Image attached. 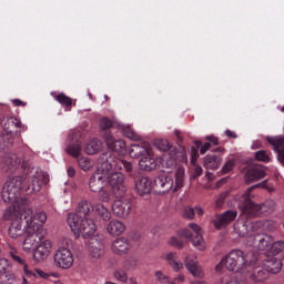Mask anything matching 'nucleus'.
<instances>
[{
	"label": "nucleus",
	"instance_id": "774afa93",
	"mask_svg": "<svg viewBox=\"0 0 284 284\" xmlns=\"http://www.w3.org/2000/svg\"><path fill=\"white\" fill-rule=\"evenodd\" d=\"M36 272L40 276V278H45V280L50 278V274H48L39 268H36Z\"/></svg>",
	"mask_w": 284,
	"mask_h": 284
},
{
	"label": "nucleus",
	"instance_id": "338daca9",
	"mask_svg": "<svg viewBox=\"0 0 284 284\" xmlns=\"http://www.w3.org/2000/svg\"><path fill=\"white\" fill-rule=\"evenodd\" d=\"M210 148H212L211 143L210 142H205L201 149H200V153L201 154H205V152H207V150H210Z\"/></svg>",
	"mask_w": 284,
	"mask_h": 284
},
{
	"label": "nucleus",
	"instance_id": "9b49d317",
	"mask_svg": "<svg viewBox=\"0 0 284 284\" xmlns=\"http://www.w3.org/2000/svg\"><path fill=\"white\" fill-rule=\"evenodd\" d=\"M109 184L111 185L113 192L118 196H125L128 187L125 186V175L123 173L114 172L109 176Z\"/></svg>",
	"mask_w": 284,
	"mask_h": 284
},
{
	"label": "nucleus",
	"instance_id": "5701e85b",
	"mask_svg": "<svg viewBox=\"0 0 284 284\" xmlns=\"http://www.w3.org/2000/svg\"><path fill=\"white\" fill-rule=\"evenodd\" d=\"M267 143L273 146L274 152H277V161L284 156V136H267Z\"/></svg>",
	"mask_w": 284,
	"mask_h": 284
},
{
	"label": "nucleus",
	"instance_id": "5fc2aeb1",
	"mask_svg": "<svg viewBox=\"0 0 284 284\" xmlns=\"http://www.w3.org/2000/svg\"><path fill=\"white\" fill-rule=\"evenodd\" d=\"M230 192L225 191L223 193H221L220 195H217L216 201H215V205L216 207H223V203H225V200L227 199Z\"/></svg>",
	"mask_w": 284,
	"mask_h": 284
},
{
	"label": "nucleus",
	"instance_id": "6e6552de",
	"mask_svg": "<svg viewBox=\"0 0 284 284\" xmlns=\"http://www.w3.org/2000/svg\"><path fill=\"white\" fill-rule=\"evenodd\" d=\"M55 267L60 270H70L74 265V255L68 247H60L53 255Z\"/></svg>",
	"mask_w": 284,
	"mask_h": 284
},
{
	"label": "nucleus",
	"instance_id": "6e6d98bb",
	"mask_svg": "<svg viewBox=\"0 0 284 284\" xmlns=\"http://www.w3.org/2000/svg\"><path fill=\"white\" fill-rule=\"evenodd\" d=\"M169 245H172L173 247H176V250H183L184 244L179 239L173 236L169 240Z\"/></svg>",
	"mask_w": 284,
	"mask_h": 284
},
{
	"label": "nucleus",
	"instance_id": "e433bc0d",
	"mask_svg": "<svg viewBox=\"0 0 284 284\" xmlns=\"http://www.w3.org/2000/svg\"><path fill=\"white\" fill-rule=\"evenodd\" d=\"M92 207H94V205H92V203L90 201L82 200L78 204L77 212L80 215L82 214L83 216H88V214H90V212H92Z\"/></svg>",
	"mask_w": 284,
	"mask_h": 284
},
{
	"label": "nucleus",
	"instance_id": "37998d69",
	"mask_svg": "<svg viewBox=\"0 0 284 284\" xmlns=\"http://www.w3.org/2000/svg\"><path fill=\"white\" fill-rule=\"evenodd\" d=\"M11 258H13V261L19 263L20 265H23L24 274H27L28 276H34V273L28 270V264H26V260L21 258V256L19 255H14V253H11Z\"/></svg>",
	"mask_w": 284,
	"mask_h": 284
},
{
	"label": "nucleus",
	"instance_id": "58836bf2",
	"mask_svg": "<svg viewBox=\"0 0 284 284\" xmlns=\"http://www.w3.org/2000/svg\"><path fill=\"white\" fill-rule=\"evenodd\" d=\"M0 143H2L3 148H10L14 143L11 131H4L0 134Z\"/></svg>",
	"mask_w": 284,
	"mask_h": 284
},
{
	"label": "nucleus",
	"instance_id": "cd10ccee",
	"mask_svg": "<svg viewBox=\"0 0 284 284\" xmlns=\"http://www.w3.org/2000/svg\"><path fill=\"white\" fill-rule=\"evenodd\" d=\"M106 230L112 236H121L125 232V224L119 220H112L108 224Z\"/></svg>",
	"mask_w": 284,
	"mask_h": 284
},
{
	"label": "nucleus",
	"instance_id": "0eeeda50",
	"mask_svg": "<svg viewBox=\"0 0 284 284\" xmlns=\"http://www.w3.org/2000/svg\"><path fill=\"white\" fill-rule=\"evenodd\" d=\"M41 226L38 223H34L32 220H27V227L23 241V248L24 250H34L38 245L42 242L41 241Z\"/></svg>",
	"mask_w": 284,
	"mask_h": 284
},
{
	"label": "nucleus",
	"instance_id": "3c124183",
	"mask_svg": "<svg viewBox=\"0 0 284 284\" xmlns=\"http://www.w3.org/2000/svg\"><path fill=\"white\" fill-rule=\"evenodd\" d=\"M124 134L128 139H131V141H140L141 135L136 134V132L132 131L130 126H126L124 129Z\"/></svg>",
	"mask_w": 284,
	"mask_h": 284
},
{
	"label": "nucleus",
	"instance_id": "c756f323",
	"mask_svg": "<svg viewBox=\"0 0 284 284\" xmlns=\"http://www.w3.org/2000/svg\"><path fill=\"white\" fill-rule=\"evenodd\" d=\"M112 250L115 254H125L130 250V242L125 237L118 239L113 241Z\"/></svg>",
	"mask_w": 284,
	"mask_h": 284
},
{
	"label": "nucleus",
	"instance_id": "412c9836",
	"mask_svg": "<svg viewBox=\"0 0 284 284\" xmlns=\"http://www.w3.org/2000/svg\"><path fill=\"white\" fill-rule=\"evenodd\" d=\"M265 170L258 166H251L246 170L244 181L246 185L250 183H256V181H261V179H265Z\"/></svg>",
	"mask_w": 284,
	"mask_h": 284
},
{
	"label": "nucleus",
	"instance_id": "a18cd8bd",
	"mask_svg": "<svg viewBox=\"0 0 284 284\" xmlns=\"http://www.w3.org/2000/svg\"><path fill=\"white\" fill-rule=\"evenodd\" d=\"M55 100L64 105L65 108H72V98L65 95V93H59L55 97Z\"/></svg>",
	"mask_w": 284,
	"mask_h": 284
},
{
	"label": "nucleus",
	"instance_id": "49530a36",
	"mask_svg": "<svg viewBox=\"0 0 284 284\" xmlns=\"http://www.w3.org/2000/svg\"><path fill=\"white\" fill-rule=\"evenodd\" d=\"M154 146L160 150V152H168V150H171L172 145H170V142L168 140H156L154 142Z\"/></svg>",
	"mask_w": 284,
	"mask_h": 284
},
{
	"label": "nucleus",
	"instance_id": "bb28decb",
	"mask_svg": "<svg viewBox=\"0 0 284 284\" xmlns=\"http://www.w3.org/2000/svg\"><path fill=\"white\" fill-rule=\"evenodd\" d=\"M0 123L4 132L12 133V131L16 130V128H21V121L14 116H2L0 119Z\"/></svg>",
	"mask_w": 284,
	"mask_h": 284
},
{
	"label": "nucleus",
	"instance_id": "20e7f679",
	"mask_svg": "<svg viewBox=\"0 0 284 284\" xmlns=\"http://www.w3.org/2000/svg\"><path fill=\"white\" fill-rule=\"evenodd\" d=\"M247 265V260H245V253L241 250L231 251L227 256L221 260V262L215 266L216 272H221L222 267L225 266L229 272H241L243 267Z\"/></svg>",
	"mask_w": 284,
	"mask_h": 284
},
{
	"label": "nucleus",
	"instance_id": "864d4df0",
	"mask_svg": "<svg viewBox=\"0 0 284 284\" xmlns=\"http://www.w3.org/2000/svg\"><path fill=\"white\" fill-rule=\"evenodd\" d=\"M183 216H184V219H187L189 221H193L194 216H196V212H195L194 207L186 206L184 209Z\"/></svg>",
	"mask_w": 284,
	"mask_h": 284
},
{
	"label": "nucleus",
	"instance_id": "4d7b16f0",
	"mask_svg": "<svg viewBox=\"0 0 284 284\" xmlns=\"http://www.w3.org/2000/svg\"><path fill=\"white\" fill-rule=\"evenodd\" d=\"M234 170V161L229 160L222 168V174H227L229 172H232Z\"/></svg>",
	"mask_w": 284,
	"mask_h": 284
},
{
	"label": "nucleus",
	"instance_id": "f3484780",
	"mask_svg": "<svg viewBox=\"0 0 284 284\" xmlns=\"http://www.w3.org/2000/svg\"><path fill=\"white\" fill-rule=\"evenodd\" d=\"M94 232H97V224H94V220L82 219L75 234L83 236V239H88V236L94 235Z\"/></svg>",
	"mask_w": 284,
	"mask_h": 284
},
{
	"label": "nucleus",
	"instance_id": "423d86ee",
	"mask_svg": "<svg viewBox=\"0 0 284 284\" xmlns=\"http://www.w3.org/2000/svg\"><path fill=\"white\" fill-rule=\"evenodd\" d=\"M189 227L193 233L187 229H182L178 232L179 236H181V239H189L194 247L199 248L200 252H203L205 250V240L203 239L201 226L196 223H190Z\"/></svg>",
	"mask_w": 284,
	"mask_h": 284
},
{
	"label": "nucleus",
	"instance_id": "7c9ffc66",
	"mask_svg": "<svg viewBox=\"0 0 284 284\" xmlns=\"http://www.w3.org/2000/svg\"><path fill=\"white\" fill-rule=\"evenodd\" d=\"M81 221H83V219L81 217V215L79 213H69L68 214L67 223H68L69 227L71 229V231L74 232V234H77V232H79V226L81 225Z\"/></svg>",
	"mask_w": 284,
	"mask_h": 284
},
{
	"label": "nucleus",
	"instance_id": "4c0bfd02",
	"mask_svg": "<svg viewBox=\"0 0 284 284\" xmlns=\"http://www.w3.org/2000/svg\"><path fill=\"white\" fill-rule=\"evenodd\" d=\"M29 219H31L33 223H37L41 227L48 221V214H45L43 211H39L33 216L31 213Z\"/></svg>",
	"mask_w": 284,
	"mask_h": 284
},
{
	"label": "nucleus",
	"instance_id": "c03bdc74",
	"mask_svg": "<svg viewBox=\"0 0 284 284\" xmlns=\"http://www.w3.org/2000/svg\"><path fill=\"white\" fill-rule=\"evenodd\" d=\"M14 283V274L12 271L7 270L0 275V284H12Z\"/></svg>",
	"mask_w": 284,
	"mask_h": 284
},
{
	"label": "nucleus",
	"instance_id": "6ab92c4d",
	"mask_svg": "<svg viewBox=\"0 0 284 284\" xmlns=\"http://www.w3.org/2000/svg\"><path fill=\"white\" fill-rule=\"evenodd\" d=\"M52 247V242L49 240L42 241L37 248H33V258L41 263V261H45L48 256H50V248Z\"/></svg>",
	"mask_w": 284,
	"mask_h": 284
},
{
	"label": "nucleus",
	"instance_id": "bf43d9fd",
	"mask_svg": "<svg viewBox=\"0 0 284 284\" xmlns=\"http://www.w3.org/2000/svg\"><path fill=\"white\" fill-rule=\"evenodd\" d=\"M100 201H102L103 203H108L110 201V192L102 189L100 191Z\"/></svg>",
	"mask_w": 284,
	"mask_h": 284
},
{
	"label": "nucleus",
	"instance_id": "c9c22d12",
	"mask_svg": "<svg viewBox=\"0 0 284 284\" xmlns=\"http://www.w3.org/2000/svg\"><path fill=\"white\" fill-rule=\"evenodd\" d=\"M23 200L28 201V197H21L19 202H13L14 203L13 207L10 206L4 211L3 213L4 221H13L14 219H17V207H19V203L22 202Z\"/></svg>",
	"mask_w": 284,
	"mask_h": 284
},
{
	"label": "nucleus",
	"instance_id": "a211bd4d",
	"mask_svg": "<svg viewBox=\"0 0 284 284\" xmlns=\"http://www.w3.org/2000/svg\"><path fill=\"white\" fill-rule=\"evenodd\" d=\"M89 254L92 258H101L105 254V244L97 237L89 240Z\"/></svg>",
	"mask_w": 284,
	"mask_h": 284
},
{
	"label": "nucleus",
	"instance_id": "79ce46f5",
	"mask_svg": "<svg viewBox=\"0 0 284 284\" xmlns=\"http://www.w3.org/2000/svg\"><path fill=\"white\" fill-rule=\"evenodd\" d=\"M79 168L83 170V172H90L92 168H94V162H92L88 158H81L78 160Z\"/></svg>",
	"mask_w": 284,
	"mask_h": 284
},
{
	"label": "nucleus",
	"instance_id": "2eb2a0df",
	"mask_svg": "<svg viewBox=\"0 0 284 284\" xmlns=\"http://www.w3.org/2000/svg\"><path fill=\"white\" fill-rule=\"evenodd\" d=\"M21 165V159L16 153H6L2 156V169L4 172H14Z\"/></svg>",
	"mask_w": 284,
	"mask_h": 284
},
{
	"label": "nucleus",
	"instance_id": "a878e982",
	"mask_svg": "<svg viewBox=\"0 0 284 284\" xmlns=\"http://www.w3.org/2000/svg\"><path fill=\"white\" fill-rule=\"evenodd\" d=\"M223 163V158L221 155L207 154L203 159V165L206 170H219Z\"/></svg>",
	"mask_w": 284,
	"mask_h": 284
},
{
	"label": "nucleus",
	"instance_id": "473e14b6",
	"mask_svg": "<svg viewBox=\"0 0 284 284\" xmlns=\"http://www.w3.org/2000/svg\"><path fill=\"white\" fill-rule=\"evenodd\" d=\"M276 207V202L273 200H267L262 204H257V213L258 216H263V214H272Z\"/></svg>",
	"mask_w": 284,
	"mask_h": 284
},
{
	"label": "nucleus",
	"instance_id": "c85d7f7f",
	"mask_svg": "<svg viewBox=\"0 0 284 284\" xmlns=\"http://www.w3.org/2000/svg\"><path fill=\"white\" fill-rule=\"evenodd\" d=\"M139 165L144 172H152V170H156V161L152 155H150V153L141 158Z\"/></svg>",
	"mask_w": 284,
	"mask_h": 284
},
{
	"label": "nucleus",
	"instance_id": "4be33fe9",
	"mask_svg": "<svg viewBox=\"0 0 284 284\" xmlns=\"http://www.w3.org/2000/svg\"><path fill=\"white\" fill-rule=\"evenodd\" d=\"M170 160L168 168H176V163H183V161H186L187 155L185 154V150L183 149H176L171 146L170 153H169Z\"/></svg>",
	"mask_w": 284,
	"mask_h": 284
},
{
	"label": "nucleus",
	"instance_id": "603ef678",
	"mask_svg": "<svg viewBox=\"0 0 284 284\" xmlns=\"http://www.w3.org/2000/svg\"><path fill=\"white\" fill-rule=\"evenodd\" d=\"M154 276L159 283H170V276L163 274L162 271H155Z\"/></svg>",
	"mask_w": 284,
	"mask_h": 284
},
{
	"label": "nucleus",
	"instance_id": "09e8293b",
	"mask_svg": "<svg viewBox=\"0 0 284 284\" xmlns=\"http://www.w3.org/2000/svg\"><path fill=\"white\" fill-rule=\"evenodd\" d=\"M113 277L115 281H120V283H128V272L123 270L114 271Z\"/></svg>",
	"mask_w": 284,
	"mask_h": 284
},
{
	"label": "nucleus",
	"instance_id": "1a4fd4ad",
	"mask_svg": "<svg viewBox=\"0 0 284 284\" xmlns=\"http://www.w3.org/2000/svg\"><path fill=\"white\" fill-rule=\"evenodd\" d=\"M48 181H50L48 173H36L28 179L24 190L29 194H34L36 192H40L43 183H48Z\"/></svg>",
	"mask_w": 284,
	"mask_h": 284
},
{
	"label": "nucleus",
	"instance_id": "69168bd1",
	"mask_svg": "<svg viewBox=\"0 0 284 284\" xmlns=\"http://www.w3.org/2000/svg\"><path fill=\"white\" fill-rule=\"evenodd\" d=\"M205 141H209V143H211V145H219V138H216L214 135L206 136Z\"/></svg>",
	"mask_w": 284,
	"mask_h": 284
},
{
	"label": "nucleus",
	"instance_id": "393cba45",
	"mask_svg": "<svg viewBox=\"0 0 284 284\" xmlns=\"http://www.w3.org/2000/svg\"><path fill=\"white\" fill-rule=\"evenodd\" d=\"M264 270L270 274H278L283 270V262L276 257H268L264 261Z\"/></svg>",
	"mask_w": 284,
	"mask_h": 284
},
{
	"label": "nucleus",
	"instance_id": "a19ab883",
	"mask_svg": "<svg viewBox=\"0 0 284 284\" xmlns=\"http://www.w3.org/2000/svg\"><path fill=\"white\" fill-rule=\"evenodd\" d=\"M65 152H68L70 156H73V159H79V156H81V144L79 143L70 144L65 149Z\"/></svg>",
	"mask_w": 284,
	"mask_h": 284
},
{
	"label": "nucleus",
	"instance_id": "ddd939ff",
	"mask_svg": "<svg viewBox=\"0 0 284 284\" xmlns=\"http://www.w3.org/2000/svg\"><path fill=\"white\" fill-rule=\"evenodd\" d=\"M112 211L119 219H128L132 212V202L130 200H116L112 204Z\"/></svg>",
	"mask_w": 284,
	"mask_h": 284
},
{
	"label": "nucleus",
	"instance_id": "e2e57ef3",
	"mask_svg": "<svg viewBox=\"0 0 284 284\" xmlns=\"http://www.w3.org/2000/svg\"><path fill=\"white\" fill-rule=\"evenodd\" d=\"M171 267L174 270V272H179V270H183V263L175 260L173 263L171 262Z\"/></svg>",
	"mask_w": 284,
	"mask_h": 284
},
{
	"label": "nucleus",
	"instance_id": "de8ad7c7",
	"mask_svg": "<svg viewBox=\"0 0 284 284\" xmlns=\"http://www.w3.org/2000/svg\"><path fill=\"white\" fill-rule=\"evenodd\" d=\"M255 159L256 161H261L262 163H270L272 159H270V154H267V151L265 150H260L255 152Z\"/></svg>",
	"mask_w": 284,
	"mask_h": 284
},
{
	"label": "nucleus",
	"instance_id": "f03ea898",
	"mask_svg": "<svg viewBox=\"0 0 284 284\" xmlns=\"http://www.w3.org/2000/svg\"><path fill=\"white\" fill-rule=\"evenodd\" d=\"M185 179V170L180 168L175 172V184L174 179L171 175L162 174L154 179L153 190L158 194H168V192H178L183 187V181Z\"/></svg>",
	"mask_w": 284,
	"mask_h": 284
},
{
	"label": "nucleus",
	"instance_id": "f8f14e48",
	"mask_svg": "<svg viewBox=\"0 0 284 284\" xmlns=\"http://www.w3.org/2000/svg\"><path fill=\"white\" fill-rule=\"evenodd\" d=\"M102 139L108 150H111V152H116L118 154H123V152H125V141L122 139L114 138V135L108 131L104 132Z\"/></svg>",
	"mask_w": 284,
	"mask_h": 284
},
{
	"label": "nucleus",
	"instance_id": "2f4dec72",
	"mask_svg": "<svg viewBox=\"0 0 284 284\" xmlns=\"http://www.w3.org/2000/svg\"><path fill=\"white\" fill-rule=\"evenodd\" d=\"M148 153H150L148 148L140 144H132L129 151V154L132 159H141V156H148Z\"/></svg>",
	"mask_w": 284,
	"mask_h": 284
},
{
	"label": "nucleus",
	"instance_id": "7ed1b4c3",
	"mask_svg": "<svg viewBox=\"0 0 284 284\" xmlns=\"http://www.w3.org/2000/svg\"><path fill=\"white\" fill-rule=\"evenodd\" d=\"M26 175H17L9 179L2 187L1 196L4 203H19Z\"/></svg>",
	"mask_w": 284,
	"mask_h": 284
},
{
	"label": "nucleus",
	"instance_id": "f257e3e1",
	"mask_svg": "<svg viewBox=\"0 0 284 284\" xmlns=\"http://www.w3.org/2000/svg\"><path fill=\"white\" fill-rule=\"evenodd\" d=\"M31 214H33V211L32 207H30V200L20 201L16 210V219L8 229L10 239L23 236L26 227H28V221H32V217H29Z\"/></svg>",
	"mask_w": 284,
	"mask_h": 284
},
{
	"label": "nucleus",
	"instance_id": "b1692460",
	"mask_svg": "<svg viewBox=\"0 0 284 284\" xmlns=\"http://www.w3.org/2000/svg\"><path fill=\"white\" fill-rule=\"evenodd\" d=\"M184 265L186 270L194 276L195 278H203L205 274L203 273V268L199 266L197 262H194L190 256H186L184 260Z\"/></svg>",
	"mask_w": 284,
	"mask_h": 284
},
{
	"label": "nucleus",
	"instance_id": "ea45409f",
	"mask_svg": "<svg viewBox=\"0 0 284 284\" xmlns=\"http://www.w3.org/2000/svg\"><path fill=\"white\" fill-rule=\"evenodd\" d=\"M85 152L88 154H97L99 150H101V141L99 140H92L90 141L85 146Z\"/></svg>",
	"mask_w": 284,
	"mask_h": 284
},
{
	"label": "nucleus",
	"instance_id": "052dcab7",
	"mask_svg": "<svg viewBox=\"0 0 284 284\" xmlns=\"http://www.w3.org/2000/svg\"><path fill=\"white\" fill-rule=\"evenodd\" d=\"M8 270V260L0 258V276H3L4 272Z\"/></svg>",
	"mask_w": 284,
	"mask_h": 284
},
{
	"label": "nucleus",
	"instance_id": "4468645a",
	"mask_svg": "<svg viewBox=\"0 0 284 284\" xmlns=\"http://www.w3.org/2000/svg\"><path fill=\"white\" fill-rule=\"evenodd\" d=\"M103 169H98L89 179V190L90 192H101L105 187V175H103Z\"/></svg>",
	"mask_w": 284,
	"mask_h": 284
},
{
	"label": "nucleus",
	"instance_id": "72a5a7b5",
	"mask_svg": "<svg viewBox=\"0 0 284 284\" xmlns=\"http://www.w3.org/2000/svg\"><path fill=\"white\" fill-rule=\"evenodd\" d=\"M255 243H258V250H265L270 247L273 243L272 236L267 234H257L254 237Z\"/></svg>",
	"mask_w": 284,
	"mask_h": 284
},
{
	"label": "nucleus",
	"instance_id": "0e129e2a",
	"mask_svg": "<svg viewBox=\"0 0 284 284\" xmlns=\"http://www.w3.org/2000/svg\"><path fill=\"white\" fill-rule=\"evenodd\" d=\"M166 261L169 262V265H172V263L176 261V253L175 252L168 253Z\"/></svg>",
	"mask_w": 284,
	"mask_h": 284
},
{
	"label": "nucleus",
	"instance_id": "dca6fc26",
	"mask_svg": "<svg viewBox=\"0 0 284 284\" xmlns=\"http://www.w3.org/2000/svg\"><path fill=\"white\" fill-rule=\"evenodd\" d=\"M237 216L236 211H232L229 210L224 213H222L221 215H217L214 220H213V225L215 227V230H221V227H225L227 225H230V223H232V221H234Z\"/></svg>",
	"mask_w": 284,
	"mask_h": 284
},
{
	"label": "nucleus",
	"instance_id": "f704fd0d",
	"mask_svg": "<svg viewBox=\"0 0 284 284\" xmlns=\"http://www.w3.org/2000/svg\"><path fill=\"white\" fill-rule=\"evenodd\" d=\"M93 212H97L98 216H101L102 221H110L112 219V213L103 204L98 203L92 206Z\"/></svg>",
	"mask_w": 284,
	"mask_h": 284
},
{
	"label": "nucleus",
	"instance_id": "13d9d810",
	"mask_svg": "<svg viewBox=\"0 0 284 284\" xmlns=\"http://www.w3.org/2000/svg\"><path fill=\"white\" fill-rule=\"evenodd\" d=\"M100 128L101 130H110L112 128V122L108 118H102L100 121Z\"/></svg>",
	"mask_w": 284,
	"mask_h": 284
},
{
	"label": "nucleus",
	"instance_id": "9d476101",
	"mask_svg": "<svg viewBox=\"0 0 284 284\" xmlns=\"http://www.w3.org/2000/svg\"><path fill=\"white\" fill-rule=\"evenodd\" d=\"M239 207L242 212V216H245V219H258V204L254 203L252 197L242 195Z\"/></svg>",
	"mask_w": 284,
	"mask_h": 284
},
{
	"label": "nucleus",
	"instance_id": "39448f33",
	"mask_svg": "<svg viewBox=\"0 0 284 284\" xmlns=\"http://www.w3.org/2000/svg\"><path fill=\"white\" fill-rule=\"evenodd\" d=\"M100 163L102 165V170L110 172L112 170H123L124 172H132L134 170V165L132 162L119 159L112 154V152H105L100 158Z\"/></svg>",
	"mask_w": 284,
	"mask_h": 284
},
{
	"label": "nucleus",
	"instance_id": "8fccbe9b",
	"mask_svg": "<svg viewBox=\"0 0 284 284\" xmlns=\"http://www.w3.org/2000/svg\"><path fill=\"white\" fill-rule=\"evenodd\" d=\"M270 247H271V252H273L274 254H281V252L284 251V242L283 241L272 242Z\"/></svg>",
	"mask_w": 284,
	"mask_h": 284
},
{
	"label": "nucleus",
	"instance_id": "680f3d73",
	"mask_svg": "<svg viewBox=\"0 0 284 284\" xmlns=\"http://www.w3.org/2000/svg\"><path fill=\"white\" fill-rule=\"evenodd\" d=\"M196 159H199V149L192 146L191 148V163L194 165L196 163Z\"/></svg>",
	"mask_w": 284,
	"mask_h": 284
},
{
	"label": "nucleus",
	"instance_id": "aec40b11",
	"mask_svg": "<svg viewBox=\"0 0 284 284\" xmlns=\"http://www.w3.org/2000/svg\"><path fill=\"white\" fill-rule=\"evenodd\" d=\"M154 190V182L150 178H140L135 181V191L140 196H145Z\"/></svg>",
	"mask_w": 284,
	"mask_h": 284
}]
</instances>
